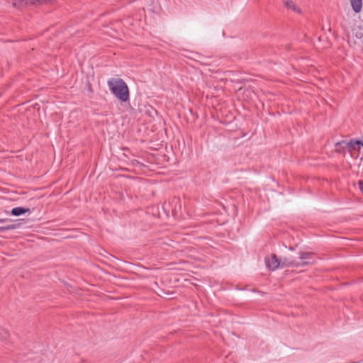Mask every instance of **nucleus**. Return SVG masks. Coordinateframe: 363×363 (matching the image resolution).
I'll list each match as a JSON object with an SVG mask.
<instances>
[{
	"label": "nucleus",
	"instance_id": "f257e3e1",
	"mask_svg": "<svg viewBox=\"0 0 363 363\" xmlns=\"http://www.w3.org/2000/svg\"><path fill=\"white\" fill-rule=\"evenodd\" d=\"M111 91L121 101L126 102L129 100V90L126 83L121 78H111L107 82Z\"/></svg>",
	"mask_w": 363,
	"mask_h": 363
},
{
	"label": "nucleus",
	"instance_id": "f03ea898",
	"mask_svg": "<svg viewBox=\"0 0 363 363\" xmlns=\"http://www.w3.org/2000/svg\"><path fill=\"white\" fill-rule=\"evenodd\" d=\"M265 263L266 266L268 269L270 270H275L277 269L279 266L281 267H289V266H294V262H285L283 261L282 263H281V261L277 258V257L275 255H272L269 257L265 258Z\"/></svg>",
	"mask_w": 363,
	"mask_h": 363
},
{
	"label": "nucleus",
	"instance_id": "7ed1b4c3",
	"mask_svg": "<svg viewBox=\"0 0 363 363\" xmlns=\"http://www.w3.org/2000/svg\"><path fill=\"white\" fill-rule=\"evenodd\" d=\"M347 147L350 151L357 150L362 155L361 159L363 158V141L351 140L347 143Z\"/></svg>",
	"mask_w": 363,
	"mask_h": 363
},
{
	"label": "nucleus",
	"instance_id": "20e7f679",
	"mask_svg": "<svg viewBox=\"0 0 363 363\" xmlns=\"http://www.w3.org/2000/svg\"><path fill=\"white\" fill-rule=\"evenodd\" d=\"M46 0H13L14 7L20 8L28 4H34L36 3H43Z\"/></svg>",
	"mask_w": 363,
	"mask_h": 363
},
{
	"label": "nucleus",
	"instance_id": "39448f33",
	"mask_svg": "<svg viewBox=\"0 0 363 363\" xmlns=\"http://www.w3.org/2000/svg\"><path fill=\"white\" fill-rule=\"evenodd\" d=\"M314 256V254L312 252H301L300 253V258L303 260L302 263H294V265H306L311 263L310 259Z\"/></svg>",
	"mask_w": 363,
	"mask_h": 363
},
{
	"label": "nucleus",
	"instance_id": "423d86ee",
	"mask_svg": "<svg viewBox=\"0 0 363 363\" xmlns=\"http://www.w3.org/2000/svg\"><path fill=\"white\" fill-rule=\"evenodd\" d=\"M350 4L355 13L360 12L362 6V0H350Z\"/></svg>",
	"mask_w": 363,
	"mask_h": 363
},
{
	"label": "nucleus",
	"instance_id": "0eeeda50",
	"mask_svg": "<svg viewBox=\"0 0 363 363\" xmlns=\"http://www.w3.org/2000/svg\"><path fill=\"white\" fill-rule=\"evenodd\" d=\"M284 6L287 9H291V11H294L296 13H301V9L291 0H286L284 1Z\"/></svg>",
	"mask_w": 363,
	"mask_h": 363
},
{
	"label": "nucleus",
	"instance_id": "6e6552de",
	"mask_svg": "<svg viewBox=\"0 0 363 363\" xmlns=\"http://www.w3.org/2000/svg\"><path fill=\"white\" fill-rule=\"evenodd\" d=\"M29 211V208H26L23 207H16L11 210V214L14 216H19Z\"/></svg>",
	"mask_w": 363,
	"mask_h": 363
},
{
	"label": "nucleus",
	"instance_id": "1a4fd4ad",
	"mask_svg": "<svg viewBox=\"0 0 363 363\" xmlns=\"http://www.w3.org/2000/svg\"><path fill=\"white\" fill-rule=\"evenodd\" d=\"M140 2L143 10L152 11L154 0H140Z\"/></svg>",
	"mask_w": 363,
	"mask_h": 363
},
{
	"label": "nucleus",
	"instance_id": "9d476101",
	"mask_svg": "<svg viewBox=\"0 0 363 363\" xmlns=\"http://www.w3.org/2000/svg\"><path fill=\"white\" fill-rule=\"evenodd\" d=\"M15 225H8L6 226H0V232L15 229Z\"/></svg>",
	"mask_w": 363,
	"mask_h": 363
},
{
	"label": "nucleus",
	"instance_id": "9b49d317",
	"mask_svg": "<svg viewBox=\"0 0 363 363\" xmlns=\"http://www.w3.org/2000/svg\"><path fill=\"white\" fill-rule=\"evenodd\" d=\"M358 184H359V188L360 191L363 193V181L362 180L359 181Z\"/></svg>",
	"mask_w": 363,
	"mask_h": 363
},
{
	"label": "nucleus",
	"instance_id": "f8f14e48",
	"mask_svg": "<svg viewBox=\"0 0 363 363\" xmlns=\"http://www.w3.org/2000/svg\"><path fill=\"white\" fill-rule=\"evenodd\" d=\"M8 220L7 218H0V223H5Z\"/></svg>",
	"mask_w": 363,
	"mask_h": 363
}]
</instances>
